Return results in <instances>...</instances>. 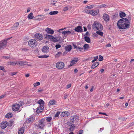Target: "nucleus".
<instances>
[{"mask_svg": "<svg viewBox=\"0 0 134 134\" xmlns=\"http://www.w3.org/2000/svg\"><path fill=\"white\" fill-rule=\"evenodd\" d=\"M130 23L129 20L126 18H123L119 20L118 22V27L121 29H125L129 28Z\"/></svg>", "mask_w": 134, "mask_h": 134, "instance_id": "nucleus-1", "label": "nucleus"}, {"mask_svg": "<svg viewBox=\"0 0 134 134\" xmlns=\"http://www.w3.org/2000/svg\"><path fill=\"white\" fill-rule=\"evenodd\" d=\"M45 121V119L43 118L39 121L38 125H36V126H37L38 129H43L44 126L46 125V123Z\"/></svg>", "mask_w": 134, "mask_h": 134, "instance_id": "nucleus-2", "label": "nucleus"}, {"mask_svg": "<svg viewBox=\"0 0 134 134\" xmlns=\"http://www.w3.org/2000/svg\"><path fill=\"white\" fill-rule=\"evenodd\" d=\"M92 28L94 30H102L103 26L102 25L97 21H95L92 25Z\"/></svg>", "mask_w": 134, "mask_h": 134, "instance_id": "nucleus-3", "label": "nucleus"}, {"mask_svg": "<svg viewBox=\"0 0 134 134\" xmlns=\"http://www.w3.org/2000/svg\"><path fill=\"white\" fill-rule=\"evenodd\" d=\"M11 38H8L7 39H5L0 41V50L3 49L7 45V41L9 40Z\"/></svg>", "mask_w": 134, "mask_h": 134, "instance_id": "nucleus-4", "label": "nucleus"}, {"mask_svg": "<svg viewBox=\"0 0 134 134\" xmlns=\"http://www.w3.org/2000/svg\"><path fill=\"white\" fill-rule=\"evenodd\" d=\"M37 44L36 40L32 39L29 40L28 42L29 45L31 47H33L36 46Z\"/></svg>", "mask_w": 134, "mask_h": 134, "instance_id": "nucleus-5", "label": "nucleus"}, {"mask_svg": "<svg viewBox=\"0 0 134 134\" xmlns=\"http://www.w3.org/2000/svg\"><path fill=\"white\" fill-rule=\"evenodd\" d=\"M56 66V68L58 69H62L64 66V64L62 62H59L57 63Z\"/></svg>", "mask_w": 134, "mask_h": 134, "instance_id": "nucleus-6", "label": "nucleus"}, {"mask_svg": "<svg viewBox=\"0 0 134 134\" xmlns=\"http://www.w3.org/2000/svg\"><path fill=\"white\" fill-rule=\"evenodd\" d=\"M79 120V117L76 115H74L71 118L70 121L72 123L77 122Z\"/></svg>", "mask_w": 134, "mask_h": 134, "instance_id": "nucleus-7", "label": "nucleus"}, {"mask_svg": "<svg viewBox=\"0 0 134 134\" xmlns=\"http://www.w3.org/2000/svg\"><path fill=\"white\" fill-rule=\"evenodd\" d=\"M20 107V106L19 104H15L13 105L12 109L13 111H16L19 109Z\"/></svg>", "mask_w": 134, "mask_h": 134, "instance_id": "nucleus-8", "label": "nucleus"}, {"mask_svg": "<svg viewBox=\"0 0 134 134\" xmlns=\"http://www.w3.org/2000/svg\"><path fill=\"white\" fill-rule=\"evenodd\" d=\"M35 118L33 116H31L26 121V122L28 124L31 123L34 121Z\"/></svg>", "mask_w": 134, "mask_h": 134, "instance_id": "nucleus-9", "label": "nucleus"}, {"mask_svg": "<svg viewBox=\"0 0 134 134\" xmlns=\"http://www.w3.org/2000/svg\"><path fill=\"white\" fill-rule=\"evenodd\" d=\"M35 36L37 41L41 40L43 38L42 35L40 34H36L35 35Z\"/></svg>", "mask_w": 134, "mask_h": 134, "instance_id": "nucleus-10", "label": "nucleus"}, {"mask_svg": "<svg viewBox=\"0 0 134 134\" xmlns=\"http://www.w3.org/2000/svg\"><path fill=\"white\" fill-rule=\"evenodd\" d=\"M42 51L44 53H47L49 51V48L47 46H44L42 48Z\"/></svg>", "mask_w": 134, "mask_h": 134, "instance_id": "nucleus-11", "label": "nucleus"}, {"mask_svg": "<svg viewBox=\"0 0 134 134\" xmlns=\"http://www.w3.org/2000/svg\"><path fill=\"white\" fill-rule=\"evenodd\" d=\"M45 31L47 33L51 35L53 34L54 32V30L49 27L47 28L46 29Z\"/></svg>", "mask_w": 134, "mask_h": 134, "instance_id": "nucleus-12", "label": "nucleus"}, {"mask_svg": "<svg viewBox=\"0 0 134 134\" xmlns=\"http://www.w3.org/2000/svg\"><path fill=\"white\" fill-rule=\"evenodd\" d=\"M78 59L77 58H75L74 59L72 60L70 62V64L69 66V67H70L73 66L74 64H76L78 61Z\"/></svg>", "mask_w": 134, "mask_h": 134, "instance_id": "nucleus-13", "label": "nucleus"}, {"mask_svg": "<svg viewBox=\"0 0 134 134\" xmlns=\"http://www.w3.org/2000/svg\"><path fill=\"white\" fill-rule=\"evenodd\" d=\"M69 114V112L66 111L62 112L61 114V116L63 117H66L68 116Z\"/></svg>", "mask_w": 134, "mask_h": 134, "instance_id": "nucleus-14", "label": "nucleus"}, {"mask_svg": "<svg viewBox=\"0 0 134 134\" xmlns=\"http://www.w3.org/2000/svg\"><path fill=\"white\" fill-rule=\"evenodd\" d=\"M103 18L105 21L106 22L108 21L109 20V16L107 14L104 13L103 16Z\"/></svg>", "mask_w": 134, "mask_h": 134, "instance_id": "nucleus-15", "label": "nucleus"}, {"mask_svg": "<svg viewBox=\"0 0 134 134\" xmlns=\"http://www.w3.org/2000/svg\"><path fill=\"white\" fill-rule=\"evenodd\" d=\"M74 30L75 31L79 32H82L83 31V29L82 27L80 26H78L75 27Z\"/></svg>", "mask_w": 134, "mask_h": 134, "instance_id": "nucleus-16", "label": "nucleus"}, {"mask_svg": "<svg viewBox=\"0 0 134 134\" xmlns=\"http://www.w3.org/2000/svg\"><path fill=\"white\" fill-rule=\"evenodd\" d=\"M37 103L39 104L40 106L41 107V108L42 109H44V102L43 100L40 99L38 101Z\"/></svg>", "mask_w": 134, "mask_h": 134, "instance_id": "nucleus-17", "label": "nucleus"}, {"mask_svg": "<svg viewBox=\"0 0 134 134\" xmlns=\"http://www.w3.org/2000/svg\"><path fill=\"white\" fill-rule=\"evenodd\" d=\"M62 33L63 34H64V35H69L70 34L73 35L74 34V31H62Z\"/></svg>", "mask_w": 134, "mask_h": 134, "instance_id": "nucleus-18", "label": "nucleus"}, {"mask_svg": "<svg viewBox=\"0 0 134 134\" xmlns=\"http://www.w3.org/2000/svg\"><path fill=\"white\" fill-rule=\"evenodd\" d=\"M57 103L56 101L54 99L51 100H50L48 104L49 106L55 105Z\"/></svg>", "mask_w": 134, "mask_h": 134, "instance_id": "nucleus-19", "label": "nucleus"}, {"mask_svg": "<svg viewBox=\"0 0 134 134\" xmlns=\"http://www.w3.org/2000/svg\"><path fill=\"white\" fill-rule=\"evenodd\" d=\"M72 48V46L70 45H68L65 46V49L66 51L70 52Z\"/></svg>", "mask_w": 134, "mask_h": 134, "instance_id": "nucleus-20", "label": "nucleus"}, {"mask_svg": "<svg viewBox=\"0 0 134 134\" xmlns=\"http://www.w3.org/2000/svg\"><path fill=\"white\" fill-rule=\"evenodd\" d=\"M18 64H19L20 66L24 65H26V63L25 61H19L17 62Z\"/></svg>", "mask_w": 134, "mask_h": 134, "instance_id": "nucleus-21", "label": "nucleus"}, {"mask_svg": "<svg viewBox=\"0 0 134 134\" xmlns=\"http://www.w3.org/2000/svg\"><path fill=\"white\" fill-rule=\"evenodd\" d=\"M8 124L5 122L3 123L0 124V126L1 128L2 129H4L8 126Z\"/></svg>", "mask_w": 134, "mask_h": 134, "instance_id": "nucleus-22", "label": "nucleus"}, {"mask_svg": "<svg viewBox=\"0 0 134 134\" xmlns=\"http://www.w3.org/2000/svg\"><path fill=\"white\" fill-rule=\"evenodd\" d=\"M19 25V23L18 22H16L14 24V25L12 27L11 29L14 30L17 28Z\"/></svg>", "mask_w": 134, "mask_h": 134, "instance_id": "nucleus-23", "label": "nucleus"}, {"mask_svg": "<svg viewBox=\"0 0 134 134\" xmlns=\"http://www.w3.org/2000/svg\"><path fill=\"white\" fill-rule=\"evenodd\" d=\"M43 109H42V108H41V107L40 106L36 110V112L37 113H40L43 111Z\"/></svg>", "mask_w": 134, "mask_h": 134, "instance_id": "nucleus-24", "label": "nucleus"}, {"mask_svg": "<svg viewBox=\"0 0 134 134\" xmlns=\"http://www.w3.org/2000/svg\"><path fill=\"white\" fill-rule=\"evenodd\" d=\"M98 13L97 11L91 10V14L92 15L94 16L97 15Z\"/></svg>", "mask_w": 134, "mask_h": 134, "instance_id": "nucleus-25", "label": "nucleus"}, {"mask_svg": "<svg viewBox=\"0 0 134 134\" xmlns=\"http://www.w3.org/2000/svg\"><path fill=\"white\" fill-rule=\"evenodd\" d=\"M24 128L22 127L21 128L18 132V134H23L24 132Z\"/></svg>", "mask_w": 134, "mask_h": 134, "instance_id": "nucleus-26", "label": "nucleus"}, {"mask_svg": "<svg viewBox=\"0 0 134 134\" xmlns=\"http://www.w3.org/2000/svg\"><path fill=\"white\" fill-rule=\"evenodd\" d=\"M126 14L124 12H122L120 11V13L119 16L121 18H123L125 16Z\"/></svg>", "mask_w": 134, "mask_h": 134, "instance_id": "nucleus-27", "label": "nucleus"}, {"mask_svg": "<svg viewBox=\"0 0 134 134\" xmlns=\"http://www.w3.org/2000/svg\"><path fill=\"white\" fill-rule=\"evenodd\" d=\"M33 14L31 13L29 14L28 15L27 18L29 19H31L33 18L34 16H33Z\"/></svg>", "mask_w": 134, "mask_h": 134, "instance_id": "nucleus-28", "label": "nucleus"}, {"mask_svg": "<svg viewBox=\"0 0 134 134\" xmlns=\"http://www.w3.org/2000/svg\"><path fill=\"white\" fill-rule=\"evenodd\" d=\"M85 40L86 42L88 43H90V38L88 36H86L85 37Z\"/></svg>", "mask_w": 134, "mask_h": 134, "instance_id": "nucleus-29", "label": "nucleus"}, {"mask_svg": "<svg viewBox=\"0 0 134 134\" xmlns=\"http://www.w3.org/2000/svg\"><path fill=\"white\" fill-rule=\"evenodd\" d=\"M12 116V114L11 113H8L5 115V117L7 118H10Z\"/></svg>", "mask_w": 134, "mask_h": 134, "instance_id": "nucleus-30", "label": "nucleus"}, {"mask_svg": "<svg viewBox=\"0 0 134 134\" xmlns=\"http://www.w3.org/2000/svg\"><path fill=\"white\" fill-rule=\"evenodd\" d=\"M58 13V12L57 11H54L53 12H50L49 14L50 15H54L57 14Z\"/></svg>", "mask_w": 134, "mask_h": 134, "instance_id": "nucleus-31", "label": "nucleus"}, {"mask_svg": "<svg viewBox=\"0 0 134 134\" xmlns=\"http://www.w3.org/2000/svg\"><path fill=\"white\" fill-rule=\"evenodd\" d=\"M52 39L53 40V41L57 42L59 41L60 40V38L57 37L55 38L53 37V38Z\"/></svg>", "mask_w": 134, "mask_h": 134, "instance_id": "nucleus-32", "label": "nucleus"}, {"mask_svg": "<svg viewBox=\"0 0 134 134\" xmlns=\"http://www.w3.org/2000/svg\"><path fill=\"white\" fill-rule=\"evenodd\" d=\"M89 45L88 44H85L83 46L84 49L85 50H87L89 48Z\"/></svg>", "mask_w": 134, "mask_h": 134, "instance_id": "nucleus-33", "label": "nucleus"}, {"mask_svg": "<svg viewBox=\"0 0 134 134\" xmlns=\"http://www.w3.org/2000/svg\"><path fill=\"white\" fill-rule=\"evenodd\" d=\"M75 127V126H74V125H72L70 127L69 129V130L70 131H72L74 129Z\"/></svg>", "mask_w": 134, "mask_h": 134, "instance_id": "nucleus-34", "label": "nucleus"}, {"mask_svg": "<svg viewBox=\"0 0 134 134\" xmlns=\"http://www.w3.org/2000/svg\"><path fill=\"white\" fill-rule=\"evenodd\" d=\"M49 57V55H43L39 56H38V57L40 58H47Z\"/></svg>", "mask_w": 134, "mask_h": 134, "instance_id": "nucleus-35", "label": "nucleus"}, {"mask_svg": "<svg viewBox=\"0 0 134 134\" xmlns=\"http://www.w3.org/2000/svg\"><path fill=\"white\" fill-rule=\"evenodd\" d=\"M101 30H99L97 31L96 32L97 33L98 35L100 36H103V33L101 31Z\"/></svg>", "mask_w": 134, "mask_h": 134, "instance_id": "nucleus-36", "label": "nucleus"}, {"mask_svg": "<svg viewBox=\"0 0 134 134\" xmlns=\"http://www.w3.org/2000/svg\"><path fill=\"white\" fill-rule=\"evenodd\" d=\"M53 37L51 35H49L47 34L46 35V38H48L49 39H52Z\"/></svg>", "mask_w": 134, "mask_h": 134, "instance_id": "nucleus-37", "label": "nucleus"}, {"mask_svg": "<svg viewBox=\"0 0 134 134\" xmlns=\"http://www.w3.org/2000/svg\"><path fill=\"white\" fill-rule=\"evenodd\" d=\"M69 8V7L68 6H66L64 8L63 11H66Z\"/></svg>", "mask_w": 134, "mask_h": 134, "instance_id": "nucleus-38", "label": "nucleus"}, {"mask_svg": "<svg viewBox=\"0 0 134 134\" xmlns=\"http://www.w3.org/2000/svg\"><path fill=\"white\" fill-rule=\"evenodd\" d=\"M52 119V118L51 117H48L46 118V120L48 122H50Z\"/></svg>", "mask_w": 134, "mask_h": 134, "instance_id": "nucleus-39", "label": "nucleus"}, {"mask_svg": "<svg viewBox=\"0 0 134 134\" xmlns=\"http://www.w3.org/2000/svg\"><path fill=\"white\" fill-rule=\"evenodd\" d=\"M40 85V82H38L35 83L34 84V87L37 86L39 85Z\"/></svg>", "mask_w": 134, "mask_h": 134, "instance_id": "nucleus-40", "label": "nucleus"}, {"mask_svg": "<svg viewBox=\"0 0 134 134\" xmlns=\"http://www.w3.org/2000/svg\"><path fill=\"white\" fill-rule=\"evenodd\" d=\"M10 64L11 65H16L17 64V62L15 61H13L10 62Z\"/></svg>", "mask_w": 134, "mask_h": 134, "instance_id": "nucleus-41", "label": "nucleus"}, {"mask_svg": "<svg viewBox=\"0 0 134 134\" xmlns=\"http://www.w3.org/2000/svg\"><path fill=\"white\" fill-rule=\"evenodd\" d=\"M61 52H58L56 54L55 56L57 57H59L61 54Z\"/></svg>", "mask_w": 134, "mask_h": 134, "instance_id": "nucleus-42", "label": "nucleus"}, {"mask_svg": "<svg viewBox=\"0 0 134 134\" xmlns=\"http://www.w3.org/2000/svg\"><path fill=\"white\" fill-rule=\"evenodd\" d=\"M103 57L101 55H99V58L98 60L99 61H102L103 60Z\"/></svg>", "mask_w": 134, "mask_h": 134, "instance_id": "nucleus-43", "label": "nucleus"}, {"mask_svg": "<svg viewBox=\"0 0 134 134\" xmlns=\"http://www.w3.org/2000/svg\"><path fill=\"white\" fill-rule=\"evenodd\" d=\"M91 10H86L85 12L87 14H91Z\"/></svg>", "mask_w": 134, "mask_h": 134, "instance_id": "nucleus-44", "label": "nucleus"}, {"mask_svg": "<svg viewBox=\"0 0 134 134\" xmlns=\"http://www.w3.org/2000/svg\"><path fill=\"white\" fill-rule=\"evenodd\" d=\"M99 63L98 62L94 63L93 64L96 67H97L99 64Z\"/></svg>", "mask_w": 134, "mask_h": 134, "instance_id": "nucleus-45", "label": "nucleus"}, {"mask_svg": "<svg viewBox=\"0 0 134 134\" xmlns=\"http://www.w3.org/2000/svg\"><path fill=\"white\" fill-rule=\"evenodd\" d=\"M60 113V112L59 111H58L55 114V117H58Z\"/></svg>", "mask_w": 134, "mask_h": 134, "instance_id": "nucleus-46", "label": "nucleus"}, {"mask_svg": "<svg viewBox=\"0 0 134 134\" xmlns=\"http://www.w3.org/2000/svg\"><path fill=\"white\" fill-rule=\"evenodd\" d=\"M106 6V5L104 4H102L99 5L98 7L99 8H102L105 7Z\"/></svg>", "mask_w": 134, "mask_h": 134, "instance_id": "nucleus-47", "label": "nucleus"}, {"mask_svg": "<svg viewBox=\"0 0 134 134\" xmlns=\"http://www.w3.org/2000/svg\"><path fill=\"white\" fill-rule=\"evenodd\" d=\"M61 45L60 44H56L55 46L56 48L57 49H58V48H60L61 47Z\"/></svg>", "mask_w": 134, "mask_h": 134, "instance_id": "nucleus-48", "label": "nucleus"}, {"mask_svg": "<svg viewBox=\"0 0 134 134\" xmlns=\"http://www.w3.org/2000/svg\"><path fill=\"white\" fill-rule=\"evenodd\" d=\"M93 7L92 5H91L86 7V8L87 9H90Z\"/></svg>", "mask_w": 134, "mask_h": 134, "instance_id": "nucleus-49", "label": "nucleus"}, {"mask_svg": "<svg viewBox=\"0 0 134 134\" xmlns=\"http://www.w3.org/2000/svg\"><path fill=\"white\" fill-rule=\"evenodd\" d=\"M0 70H3L4 72L5 71L4 67L3 66H0Z\"/></svg>", "mask_w": 134, "mask_h": 134, "instance_id": "nucleus-50", "label": "nucleus"}, {"mask_svg": "<svg viewBox=\"0 0 134 134\" xmlns=\"http://www.w3.org/2000/svg\"><path fill=\"white\" fill-rule=\"evenodd\" d=\"M3 57L4 58L6 59H9L10 58L9 57V56H3Z\"/></svg>", "mask_w": 134, "mask_h": 134, "instance_id": "nucleus-51", "label": "nucleus"}, {"mask_svg": "<svg viewBox=\"0 0 134 134\" xmlns=\"http://www.w3.org/2000/svg\"><path fill=\"white\" fill-rule=\"evenodd\" d=\"M129 126H134V122L132 123H130L129 124Z\"/></svg>", "mask_w": 134, "mask_h": 134, "instance_id": "nucleus-52", "label": "nucleus"}, {"mask_svg": "<svg viewBox=\"0 0 134 134\" xmlns=\"http://www.w3.org/2000/svg\"><path fill=\"white\" fill-rule=\"evenodd\" d=\"M99 114H103L106 116H107V115L105 113H102V112H99Z\"/></svg>", "mask_w": 134, "mask_h": 134, "instance_id": "nucleus-53", "label": "nucleus"}, {"mask_svg": "<svg viewBox=\"0 0 134 134\" xmlns=\"http://www.w3.org/2000/svg\"><path fill=\"white\" fill-rule=\"evenodd\" d=\"M76 49H83V48L82 47H77Z\"/></svg>", "mask_w": 134, "mask_h": 134, "instance_id": "nucleus-54", "label": "nucleus"}, {"mask_svg": "<svg viewBox=\"0 0 134 134\" xmlns=\"http://www.w3.org/2000/svg\"><path fill=\"white\" fill-rule=\"evenodd\" d=\"M71 86V85L70 84H69L68 85L66 86V88L68 89Z\"/></svg>", "mask_w": 134, "mask_h": 134, "instance_id": "nucleus-55", "label": "nucleus"}, {"mask_svg": "<svg viewBox=\"0 0 134 134\" xmlns=\"http://www.w3.org/2000/svg\"><path fill=\"white\" fill-rule=\"evenodd\" d=\"M83 130H81L79 131V134H82L83 133Z\"/></svg>", "mask_w": 134, "mask_h": 134, "instance_id": "nucleus-56", "label": "nucleus"}, {"mask_svg": "<svg viewBox=\"0 0 134 134\" xmlns=\"http://www.w3.org/2000/svg\"><path fill=\"white\" fill-rule=\"evenodd\" d=\"M98 56H96V57H95L94 58V60L95 61H96L98 59Z\"/></svg>", "mask_w": 134, "mask_h": 134, "instance_id": "nucleus-57", "label": "nucleus"}, {"mask_svg": "<svg viewBox=\"0 0 134 134\" xmlns=\"http://www.w3.org/2000/svg\"><path fill=\"white\" fill-rule=\"evenodd\" d=\"M5 96V95H3L1 96H0V99L4 97Z\"/></svg>", "mask_w": 134, "mask_h": 134, "instance_id": "nucleus-58", "label": "nucleus"}, {"mask_svg": "<svg viewBox=\"0 0 134 134\" xmlns=\"http://www.w3.org/2000/svg\"><path fill=\"white\" fill-rule=\"evenodd\" d=\"M111 45L110 43L106 45V47H111Z\"/></svg>", "mask_w": 134, "mask_h": 134, "instance_id": "nucleus-59", "label": "nucleus"}, {"mask_svg": "<svg viewBox=\"0 0 134 134\" xmlns=\"http://www.w3.org/2000/svg\"><path fill=\"white\" fill-rule=\"evenodd\" d=\"M65 29V28H64V29H59V30H58L57 31H58V32H60V31L64 30Z\"/></svg>", "mask_w": 134, "mask_h": 134, "instance_id": "nucleus-60", "label": "nucleus"}, {"mask_svg": "<svg viewBox=\"0 0 134 134\" xmlns=\"http://www.w3.org/2000/svg\"><path fill=\"white\" fill-rule=\"evenodd\" d=\"M96 67L95 66H94V65L93 64L91 66V68L92 69H94Z\"/></svg>", "mask_w": 134, "mask_h": 134, "instance_id": "nucleus-61", "label": "nucleus"}, {"mask_svg": "<svg viewBox=\"0 0 134 134\" xmlns=\"http://www.w3.org/2000/svg\"><path fill=\"white\" fill-rule=\"evenodd\" d=\"M25 76L26 77H27L29 76V74H25Z\"/></svg>", "mask_w": 134, "mask_h": 134, "instance_id": "nucleus-62", "label": "nucleus"}, {"mask_svg": "<svg viewBox=\"0 0 134 134\" xmlns=\"http://www.w3.org/2000/svg\"><path fill=\"white\" fill-rule=\"evenodd\" d=\"M109 105V103H108L106 104L105 105V108H107Z\"/></svg>", "mask_w": 134, "mask_h": 134, "instance_id": "nucleus-63", "label": "nucleus"}, {"mask_svg": "<svg viewBox=\"0 0 134 134\" xmlns=\"http://www.w3.org/2000/svg\"><path fill=\"white\" fill-rule=\"evenodd\" d=\"M30 10V8H28L27 9V12L28 13L29 12Z\"/></svg>", "mask_w": 134, "mask_h": 134, "instance_id": "nucleus-64", "label": "nucleus"}]
</instances>
